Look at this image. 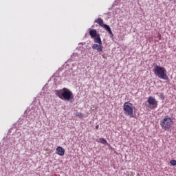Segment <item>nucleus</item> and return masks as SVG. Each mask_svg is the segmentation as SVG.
<instances>
[{
	"mask_svg": "<svg viewBox=\"0 0 176 176\" xmlns=\"http://www.w3.org/2000/svg\"><path fill=\"white\" fill-rule=\"evenodd\" d=\"M170 1H173V0H170Z\"/></svg>",
	"mask_w": 176,
	"mask_h": 176,
	"instance_id": "16",
	"label": "nucleus"
},
{
	"mask_svg": "<svg viewBox=\"0 0 176 176\" xmlns=\"http://www.w3.org/2000/svg\"><path fill=\"white\" fill-rule=\"evenodd\" d=\"M95 23H97L100 27L104 26L105 24L104 23V20L101 18H98L95 20Z\"/></svg>",
	"mask_w": 176,
	"mask_h": 176,
	"instance_id": "9",
	"label": "nucleus"
},
{
	"mask_svg": "<svg viewBox=\"0 0 176 176\" xmlns=\"http://www.w3.org/2000/svg\"><path fill=\"white\" fill-rule=\"evenodd\" d=\"M99 127H100V126H99V125H96V130H98Z\"/></svg>",
	"mask_w": 176,
	"mask_h": 176,
	"instance_id": "15",
	"label": "nucleus"
},
{
	"mask_svg": "<svg viewBox=\"0 0 176 176\" xmlns=\"http://www.w3.org/2000/svg\"><path fill=\"white\" fill-rule=\"evenodd\" d=\"M89 34L91 39H94V43H98L94 44L92 45V49L94 50H97V52H99V53H100V52H102V41L101 40L100 33L97 32V30L96 29H89Z\"/></svg>",
	"mask_w": 176,
	"mask_h": 176,
	"instance_id": "1",
	"label": "nucleus"
},
{
	"mask_svg": "<svg viewBox=\"0 0 176 176\" xmlns=\"http://www.w3.org/2000/svg\"><path fill=\"white\" fill-rule=\"evenodd\" d=\"M170 164H171V166H176V160H172L170 161Z\"/></svg>",
	"mask_w": 176,
	"mask_h": 176,
	"instance_id": "11",
	"label": "nucleus"
},
{
	"mask_svg": "<svg viewBox=\"0 0 176 176\" xmlns=\"http://www.w3.org/2000/svg\"><path fill=\"white\" fill-rule=\"evenodd\" d=\"M102 28H104L106 30V31H107L109 32V34H110V35L113 36V33L112 32V30H111V27H109V25L104 24L102 26Z\"/></svg>",
	"mask_w": 176,
	"mask_h": 176,
	"instance_id": "8",
	"label": "nucleus"
},
{
	"mask_svg": "<svg viewBox=\"0 0 176 176\" xmlns=\"http://www.w3.org/2000/svg\"><path fill=\"white\" fill-rule=\"evenodd\" d=\"M158 38L160 40L162 39V36L160 35V34H158Z\"/></svg>",
	"mask_w": 176,
	"mask_h": 176,
	"instance_id": "14",
	"label": "nucleus"
},
{
	"mask_svg": "<svg viewBox=\"0 0 176 176\" xmlns=\"http://www.w3.org/2000/svg\"><path fill=\"white\" fill-rule=\"evenodd\" d=\"M56 153L59 156H64L65 155V150L62 146H58L56 148Z\"/></svg>",
	"mask_w": 176,
	"mask_h": 176,
	"instance_id": "7",
	"label": "nucleus"
},
{
	"mask_svg": "<svg viewBox=\"0 0 176 176\" xmlns=\"http://www.w3.org/2000/svg\"><path fill=\"white\" fill-rule=\"evenodd\" d=\"M173 123V119L166 116L160 122V126L162 127L163 130H165V131H168V130L171 129Z\"/></svg>",
	"mask_w": 176,
	"mask_h": 176,
	"instance_id": "5",
	"label": "nucleus"
},
{
	"mask_svg": "<svg viewBox=\"0 0 176 176\" xmlns=\"http://www.w3.org/2000/svg\"><path fill=\"white\" fill-rule=\"evenodd\" d=\"M153 72H154L155 75L157 76L160 79H164V80H166L167 79V70H166V68L164 67H160L158 65H156L153 69Z\"/></svg>",
	"mask_w": 176,
	"mask_h": 176,
	"instance_id": "4",
	"label": "nucleus"
},
{
	"mask_svg": "<svg viewBox=\"0 0 176 176\" xmlns=\"http://www.w3.org/2000/svg\"><path fill=\"white\" fill-rule=\"evenodd\" d=\"M147 102L149 105H151L153 107V108H157V101H156V99H155V98L152 96L148 97Z\"/></svg>",
	"mask_w": 176,
	"mask_h": 176,
	"instance_id": "6",
	"label": "nucleus"
},
{
	"mask_svg": "<svg viewBox=\"0 0 176 176\" xmlns=\"http://www.w3.org/2000/svg\"><path fill=\"white\" fill-rule=\"evenodd\" d=\"M55 94L58 98L63 101H71L74 100V93L68 89V88H63L62 89L56 90L55 91Z\"/></svg>",
	"mask_w": 176,
	"mask_h": 176,
	"instance_id": "2",
	"label": "nucleus"
},
{
	"mask_svg": "<svg viewBox=\"0 0 176 176\" xmlns=\"http://www.w3.org/2000/svg\"><path fill=\"white\" fill-rule=\"evenodd\" d=\"M96 142H99L100 144H103V145H107V144H108V142H107V140L104 138L96 139Z\"/></svg>",
	"mask_w": 176,
	"mask_h": 176,
	"instance_id": "10",
	"label": "nucleus"
},
{
	"mask_svg": "<svg viewBox=\"0 0 176 176\" xmlns=\"http://www.w3.org/2000/svg\"><path fill=\"white\" fill-rule=\"evenodd\" d=\"M124 115L129 118H135V107L130 102H125L123 104Z\"/></svg>",
	"mask_w": 176,
	"mask_h": 176,
	"instance_id": "3",
	"label": "nucleus"
},
{
	"mask_svg": "<svg viewBox=\"0 0 176 176\" xmlns=\"http://www.w3.org/2000/svg\"><path fill=\"white\" fill-rule=\"evenodd\" d=\"M76 116H78V118H84L85 117V116H83V113H79V112L76 113Z\"/></svg>",
	"mask_w": 176,
	"mask_h": 176,
	"instance_id": "12",
	"label": "nucleus"
},
{
	"mask_svg": "<svg viewBox=\"0 0 176 176\" xmlns=\"http://www.w3.org/2000/svg\"><path fill=\"white\" fill-rule=\"evenodd\" d=\"M135 175V173L134 172H130L129 174H128V176H134Z\"/></svg>",
	"mask_w": 176,
	"mask_h": 176,
	"instance_id": "13",
	"label": "nucleus"
}]
</instances>
